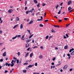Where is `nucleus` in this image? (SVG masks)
I'll return each instance as SVG.
<instances>
[{
    "label": "nucleus",
    "instance_id": "20",
    "mask_svg": "<svg viewBox=\"0 0 74 74\" xmlns=\"http://www.w3.org/2000/svg\"><path fill=\"white\" fill-rule=\"evenodd\" d=\"M42 56L41 54V55L39 56V58L40 59H42Z\"/></svg>",
    "mask_w": 74,
    "mask_h": 74
},
{
    "label": "nucleus",
    "instance_id": "5",
    "mask_svg": "<svg viewBox=\"0 0 74 74\" xmlns=\"http://www.w3.org/2000/svg\"><path fill=\"white\" fill-rule=\"evenodd\" d=\"M72 3V1H69L68 2V5H70L71 4V3Z\"/></svg>",
    "mask_w": 74,
    "mask_h": 74
},
{
    "label": "nucleus",
    "instance_id": "6",
    "mask_svg": "<svg viewBox=\"0 0 74 74\" xmlns=\"http://www.w3.org/2000/svg\"><path fill=\"white\" fill-rule=\"evenodd\" d=\"M67 56L69 57L68 58V59H70V58L71 57V56H70V54L68 53L67 54Z\"/></svg>",
    "mask_w": 74,
    "mask_h": 74
},
{
    "label": "nucleus",
    "instance_id": "34",
    "mask_svg": "<svg viewBox=\"0 0 74 74\" xmlns=\"http://www.w3.org/2000/svg\"><path fill=\"white\" fill-rule=\"evenodd\" d=\"M21 60H20L19 61V65H21Z\"/></svg>",
    "mask_w": 74,
    "mask_h": 74
},
{
    "label": "nucleus",
    "instance_id": "39",
    "mask_svg": "<svg viewBox=\"0 0 74 74\" xmlns=\"http://www.w3.org/2000/svg\"><path fill=\"white\" fill-rule=\"evenodd\" d=\"M45 4L44 3H42V6H43V7H44V6H45Z\"/></svg>",
    "mask_w": 74,
    "mask_h": 74
},
{
    "label": "nucleus",
    "instance_id": "22",
    "mask_svg": "<svg viewBox=\"0 0 74 74\" xmlns=\"http://www.w3.org/2000/svg\"><path fill=\"white\" fill-rule=\"evenodd\" d=\"M74 55V51H73L71 53V55Z\"/></svg>",
    "mask_w": 74,
    "mask_h": 74
},
{
    "label": "nucleus",
    "instance_id": "54",
    "mask_svg": "<svg viewBox=\"0 0 74 74\" xmlns=\"http://www.w3.org/2000/svg\"><path fill=\"white\" fill-rule=\"evenodd\" d=\"M13 59H14V60H16V58L15 57H14Z\"/></svg>",
    "mask_w": 74,
    "mask_h": 74
},
{
    "label": "nucleus",
    "instance_id": "18",
    "mask_svg": "<svg viewBox=\"0 0 74 74\" xmlns=\"http://www.w3.org/2000/svg\"><path fill=\"white\" fill-rule=\"evenodd\" d=\"M18 26V24L16 25L14 27L13 29H15L16 28V27H17V26Z\"/></svg>",
    "mask_w": 74,
    "mask_h": 74
},
{
    "label": "nucleus",
    "instance_id": "14",
    "mask_svg": "<svg viewBox=\"0 0 74 74\" xmlns=\"http://www.w3.org/2000/svg\"><path fill=\"white\" fill-rule=\"evenodd\" d=\"M68 48V46L66 45L64 47V49H67Z\"/></svg>",
    "mask_w": 74,
    "mask_h": 74
},
{
    "label": "nucleus",
    "instance_id": "7",
    "mask_svg": "<svg viewBox=\"0 0 74 74\" xmlns=\"http://www.w3.org/2000/svg\"><path fill=\"white\" fill-rule=\"evenodd\" d=\"M3 56H6V52L5 51L3 53Z\"/></svg>",
    "mask_w": 74,
    "mask_h": 74
},
{
    "label": "nucleus",
    "instance_id": "44",
    "mask_svg": "<svg viewBox=\"0 0 74 74\" xmlns=\"http://www.w3.org/2000/svg\"><path fill=\"white\" fill-rule=\"evenodd\" d=\"M33 74H40V73L34 72L33 73Z\"/></svg>",
    "mask_w": 74,
    "mask_h": 74
},
{
    "label": "nucleus",
    "instance_id": "1",
    "mask_svg": "<svg viewBox=\"0 0 74 74\" xmlns=\"http://www.w3.org/2000/svg\"><path fill=\"white\" fill-rule=\"evenodd\" d=\"M68 67V65H65L63 67V70H66V69H67Z\"/></svg>",
    "mask_w": 74,
    "mask_h": 74
},
{
    "label": "nucleus",
    "instance_id": "23",
    "mask_svg": "<svg viewBox=\"0 0 74 74\" xmlns=\"http://www.w3.org/2000/svg\"><path fill=\"white\" fill-rule=\"evenodd\" d=\"M51 33H55V31H54L53 29H51Z\"/></svg>",
    "mask_w": 74,
    "mask_h": 74
},
{
    "label": "nucleus",
    "instance_id": "3",
    "mask_svg": "<svg viewBox=\"0 0 74 74\" xmlns=\"http://www.w3.org/2000/svg\"><path fill=\"white\" fill-rule=\"evenodd\" d=\"M11 65L10 63H8L7 62H6L5 63V66H8V67H9Z\"/></svg>",
    "mask_w": 74,
    "mask_h": 74
},
{
    "label": "nucleus",
    "instance_id": "58",
    "mask_svg": "<svg viewBox=\"0 0 74 74\" xmlns=\"http://www.w3.org/2000/svg\"><path fill=\"white\" fill-rule=\"evenodd\" d=\"M67 38V37L66 36H65V35L64 36V38Z\"/></svg>",
    "mask_w": 74,
    "mask_h": 74
},
{
    "label": "nucleus",
    "instance_id": "8",
    "mask_svg": "<svg viewBox=\"0 0 74 74\" xmlns=\"http://www.w3.org/2000/svg\"><path fill=\"white\" fill-rule=\"evenodd\" d=\"M16 21H19V18L18 17H16Z\"/></svg>",
    "mask_w": 74,
    "mask_h": 74
},
{
    "label": "nucleus",
    "instance_id": "27",
    "mask_svg": "<svg viewBox=\"0 0 74 74\" xmlns=\"http://www.w3.org/2000/svg\"><path fill=\"white\" fill-rule=\"evenodd\" d=\"M58 7H59V5L58 4L56 6V9H58Z\"/></svg>",
    "mask_w": 74,
    "mask_h": 74
},
{
    "label": "nucleus",
    "instance_id": "10",
    "mask_svg": "<svg viewBox=\"0 0 74 74\" xmlns=\"http://www.w3.org/2000/svg\"><path fill=\"white\" fill-rule=\"evenodd\" d=\"M34 4H37L38 3V1H37V0H34Z\"/></svg>",
    "mask_w": 74,
    "mask_h": 74
},
{
    "label": "nucleus",
    "instance_id": "53",
    "mask_svg": "<svg viewBox=\"0 0 74 74\" xmlns=\"http://www.w3.org/2000/svg\"><path fill=\"white\" fill-rule=\"evenodd\" d=\"M59 22H62V19H59Z\"/></svg>",
    "mask_w": 74,
    "mask_h": 74
},
{
    "label": "nucleus",
    "instance_id": "28",
    "mask_svg": "<svg viewBox=\"0 0 74 74\" xmlns=\"http://www.w3.org/2000/svg\"><path fill=\"white\" fill-rule=\"evenodd\" d=\"M39 26L40 27H43V25L42 24H40L39 25Z\"/></svg>",
    "mask_w": 74,
    "mask_h": 74
},
{
    "label": "nucleus",
    "instance_id": "63",
    "mask_svg": "<svg viewBox=\"0 0 74 74\" xmlns=\"http://www.w3.org/2000/svg\"><path fill=\"white\" fill-rule=\"evenodd\" d=\"M3 44V43H0V45H2Z\"/></svg>",
    "mask_w": 74,
    "mask_h": 74
},
{
    "label": "nucleus",
    "instance_id": "25",
    "mask_svg": "<svg viewBox=\"0 0 74 74\" xmlns=\"http://www.w3.org/2000/svg\"><path fill=\"white\" fill-rule=\"evenodd\" d=\"M23 72L24 73H26V70H23Z\"/></svg>",
    "mask_w": 74,
    "mask_h": 74
},
{
    "label": "nucleus",
    "instance_id": "55",
    "mask_svg": "<svg viewBox=\"0 0 74 74\" xmlns=\"http://www.w3.org/2000/svg\"><path fill=\"white\" fill-rule=\"evenodd\" d=\"M64 20L65 21H67V18H64Z\"/></svg>",
    "mask_w": 74,
    "mask_h": 74
},
{
    "label": "nucleus",
    "instance_id": "30",
    "mask_svg": "<svg viewBox=\"0 0 74 74\" xmlns=\"http://www.w3.org/2000/svg\"><path fill=\"white\" fill-rule=\"evenodd\" d=\"M56 59V58L55 57H54L52 59V60L53 61H55V59Z\"/></svg>",
    "mask_w": 74,
    "mask_h": 74
},
{
    "label": "nucleus",
    "instance_id": "49",
    "mask_svg": "<svg viewBox=\"0 0 74 74\" xmlns=\"http://www.w3.org/2000/svg\"><path fill=\"white\" fill-rule=\"evenodd\" d=\"M26 14H29V12H28V11H26Z\"/></svg>",
    "mask_w": 74,
    "mask_h": 74
},
{
    "label": "nucleus",
    "instance_id": "16",
    "mask_svg": "<svg viewBox=\"0 0 74 74\" xmlns=\"http://www.w3.org/2000/svg\"><path fill=\"white\" fill-rule=\"evenodd\" d=\"M33 22V20H31L30 21V22L29 23V25H30V24H32Z\"/></svg>",
    "mask_w": 74,
    "mask_h": 74
},
{
    "label": "nucleus",
    "instance_id": "38",
    "mask_svg": "<svg viewBox=\"0 0 74 74\" xmlns=\"http://www.w3.org/2000/svg\"><path fill=\"white\" fill-rule=\"evenodd\" d=\"M3 59H0V62H3Z\"/></svg>",
    "mask_w": 74,
    "mask_h": 74
},
{
    "label": "nucleus",
    "instance_id": "41",
    "mask_svg": "<svg viewBox=\"0 0 74 74\" xmlns=\"http://www.w3.org/2000/svg\"><path fill=\"white\" fill-rule=\"evenodd\" d=\"M21 35H19L17 36V37L18 38L21 37Z\"/></svg>",
    "mask_w": 74,
    "mask_h": 74
},
{
    "label": "nucleus",
    "instance_id": "11",
    "mask_svg": "<svg viewBox=\"0 0 74 74\" xmlns=\"http://www.w3.org/2000/svg\"><path fill=\"white\" fill-rule=\"evenodd\" d=\"M18 37V35L12 38V40H14V39H15L16 38V37Z\"/></svg>",
    "mask_w": 74,
    "mask_h": 74
},
{
    "label": "nucleus",
    "instance_id": "32",
    "mask_svg": "<svg viewBox=\"0 0 74 74\" xmlns=\"http://www.w3.org/2000/svg\"><path fill=\"white\" fill-rule=\"evenodd\" d=\"M68 11H69L70 10H71L72 8H70V7H69L68 8Z\"/></svg>",
    "mask_w": 74,
    "mask_h": 74
},
{
    "label": "nucleus",
    "instance_id": "56",
    "mask_svg": "<svg viewBox=\"0 0 74 74\" xmlns=\"http://www.w3.org/2000/svg\"><path fill=\"white\" fill-rule=\"evenodd\" d=\"M30 49V47H29L27 49V51H29V50Z\"/></svg>",
    "mask_w": 74,
    "mask_h": 74
},
{
    "label": "nucleus",
    "instance_id": "33",
    "mask_svg": "<svg viewBox=\"0 0 74 74\" xmlns=\"http://www.w3.org/2000/svg\"><path fill=\"white\" fill-rule=\"evenodd\" d=\"M27 7H25V10L26 11L27 10Z\"/></svg>",
    "mask_w": 74,
    "mask_h": 74
},
{
    "label": "nucleus",
    "instance_id": "31",
    "mask_svg": "<svg viewBox=\"0 0 74 74\" xmlns=\"http://www.w3.org/2000/svg\"><path fill=\"white\" fill-rule=\"evenodd\" d=\"M49 37V36H48V35L46 37V39H47H47H48V38Z\"/></svg>",
    "mask_w": 74,
    "mask_h": 74
},
{
    "label": "nucleus",
    "instance_id": "19",
    "mask_svg": "<svg viewBox=\"0 0 74 74\" xmlns=\"http://www.w3.org/2000/svg\"><path fill=\"white\" fill-rule=\"evenodd\" d=\"M23 24H21L20 25V29H22L23 28Z\"/></svg>",
    "mask_w": 74,
    "mask_h": 74
},
{
    "label": "nucleus",
    "instance_id": "52",
    "mask_svg": "<svg viewBox=\"0 0 74 74\" xmlns=\"http://www.w3.org/2000/svg\"><path fill=\"white\" fill-rule=\"evenodd\" d=\"M41 20V19H37V21H40Z\"/></svg>",
    "mask_w": 74,
    "mask_h": 74
},
{
    "label": "nucleus",
    "instance_id": "37",
    "mask_svg": "<svg viewBox=\"0 0 74 74\" xmlns=\"http://www.w3.org/2000/svg\"><path fill=\"white\" fill-rule=\"evenodd\" d=\"M73 11V9H72V10H71L69 12V13H70V12H72V11Z\"/></svg>",
    "mask_w": 74,
    "mask_h": 74
},
{
    "label": "nucleus",
    "instance_id": "2",
    "mask_svg": "<svg viewBox=\"0 0 74 74\" xmlns=\"http://www.w3.org/2000/svg\"><path fill=\"white\" fill-rule=\"evenodd\" d=\"M13 12V10L12 9L9 10L8 11V12L10 14H11Z\"/></svg>",
    "mask_w": 74,
    "mask_h": 74
},
{
    "label": "nucleus",
    "instance_id": "51",
    "mask_svg": "<svg viewBox=\"0 0 74 74\" xmlns=\"http://www.w3.org/2000/svg\"><path fill=\"white\" fill-rule=\"evenodd\" d=\"M61 65V63H59L57 65V66H60V65Z\"/></svg>",
    "mask_w": 74,
    "mask_h": 74
},
{
    "label": "nucleus",
    "instance_id": "13",
    "mask_svg": "<svg viewBox=\"0 0 74 74\" xmlns=\"http://www.w3.org/2000/svg\"><path fill=\"white\" fill-rule=\"evenodd\" d=\"M34 10V8H33L32 9H31L30 10V11L31 12H33V11Z\"/></svg>",
    "mask_w": 74,
    "mask_h": 74
},
{
    "label": "nucleus",
    "instance_id": "26",
    "mask_svg": "<svg viewBox=\"0 0 74 74\" xmlns=\"http://www.w3.org/2000/svg\"><path fill=\"white\" fill-rule=\"evenodd\" d=\"M14 65V63H12V64H10L11 67H13Z\"/></svg>",
    "mask_w": 74,
    "mask_h": 74
},
{
    "label": "nucleus",
    "instance_id": "57",
    "mask_svg": "<svg viewBox=\"0 0 74 74\" xmlns=\"http://www.w3.org/2000/svg\"><path fill=\"white\" fill-rule=\"evenodd\" d=\"M35 66H37V63H35Z\"/></svg>",
    "mask_w": 74,
    "mask_h": 74
},
{
    "label": "nucleus",
    "instance_id": "47",
    "mask_svg": "<svg viewBox=\"0 0 74 74\" xmlns=\"http://www.w3.org/2000/svg\"><path fill=\"white\" fill-rule=\"evenodd\" d=\"M19 60H17V64H18V63H19Z\"/></svg>",
    "mask_w": 74,
    "mask_h": 74
},
{
    "label": "nucleus",
    "instance_id": "42",
    "mask_svg": "<svg viewBox=\"0 0 74 74\" xmlns=\"http://www.w3.org/2000/svg\"><path fill=\"white\" fill-rule=\"evenodd\" d=\"M60 12H61V11H60L59 12H58V14H60Z\"/></svg>",
    "mask_w": 74,
    "mask_h": 74
},
{
    "label": "nucleus",
    "instance_id": "40",
    "mask_svg": "<svg viewBox=\"0 0 74 74\" xmlns=\"http://www.w3.org/2000/svg\"><path fill=\"white\" fill-rule=\"evenodd\" d=\"M14 60H12V62H11V63H14Z\"/></svg>",
    "mask_w": 74,
    "mask_h": 74
},
{
    "label": "nucleus",
    "instance_id": "50",
    "mask_svg": "<svg viewBox=\"0 0 74 74\" xmlns=\"http://www.w3.org/2000/svg\"><path fill=\"white\" fill-rule=\"evenodd\" d=\"M7 72H8V71L5 70V71L4 72V73H7Z\"/></svg>",
    "mask_w": 74,
    "mask_h": 74
},
{
    "label": "nucleus",
    "instance_id": "64",
    "mask_svg": "<svg viewBox=\"0 0 74 74\" xmlns=\"http://www.w3.org/2000/svg\"><path fill=\"white\" fill-rule=\"evenodd\" d=\"M51 64H52V65H54V63H53V62H52V63H51Z\"/></svg>",
    "mask_w": 74,
    "mask_h": 74
},
{
    "label": "nucleus",
    "instance_id": "43",
    "mask_svg": "<svg viewBox=\"0 0 74 74\" xmlns=\"http://www.w3.org/2000/svg\"><path fill=\"white\" fill-rule=\"evenodd\" d=\"M70 25V24H69L68 25H66V27H68V26H69Z\"/></svg>",
    "mask_w": 74,
    "mask_h": 74
},
{
    "label": "nucleus",
    "instance_id": "36",
    "mask_svg": "<svg viewBox=\"0 0 74 74\" xmlns=\"http://www.w3.org/2000/svg\"><path fill=\"white\" fill-rule=\"evenodd\" d=\"M66 37H67V38H68V37H69V35H68V34H66Z\"/></svg>",
    "mask_w": 74,
    "mask_h": 74
},
{
    "label": "nucleus",
    "instance_id": "9",
    "mask_svg": "<svg viewBox=\"0 0 74 74\" xmlns=\"http://www.w3.org/2000/svg\"><path fill=\"white\" fill-rule=\"evenodd\" d=\"M24 37H25L24 35H23L22 36V37L21 38V40H25V38H24Z\"/></svg>",
    "mask_w": 74,
    "mask_h": 74
},
{
    "label": "nucleus",
    "instance_id": "12",
    "mask_svg": "<svg viewBox=\"0 0 74 74\" xmlns=\"http://www.w3.org/2000/svg\"><path fill=\"white\" fill-rule=\"evenodd\" d=\"M29 47V44L28 43L26 44L25 45L26 48H28Z\"/></svg>",
    "mask_w": 74,
    "mask_h": 74
},
{
    "label": "nucleus",
    "instance_id": "59",
    "mask_svg": "<svg viewBox=\"0 0 74 74\" xmlns=\"http://www.w3.org/2000/svg\"><path fill=\"white\" fill-rule=\"evenodd\" d=\"M53 36H50V37H49V38H50V39H51V38H52Z\"/></svg>",
    "mask_w": 74,
    "mask_h": 74
},
{
    "label": "nucleus",
    "instance_id": "61",
    "mask_svg": "<svg viewBox=\"0 0 74 74\" xmlns=\"http://www.w3.org/2000/svg\"><path fill=\"white\" fill-rule=\"evenodd\" d=\"M73 70V69H71L69 70V71H72Z\"/></svg>",
    "mask_w": 74,
    "mask_h": 74
},
{
    "label": "nucleus",
    "instance_id": "4",
    "mask_svg": "<svg viewBox=\"0 0 74 74\" xmlns=\"http://www.w3.org/2000/svg\"><path fill=\"white\" fill-rule=\"evenodd\" d=\"M33 66H34V64H33L32 65H29L28 66V68H31Z\"/></svg>",
    "mask_w": 74,
    "mask_h": 74
},
{
    "label": "nucleus",
    "instance_id": "15",
    "mask_svg": "<svg viewBox=\"0 0 74 74\" xmlns=\"http://www.w3.org/2000/svg\"><path fill=\"white\" fill-rule=\"evenodd\" d=\"M34 35V34H32V35H30L29 37V39H30V38H31Z\"/></svg>",
    "mask_w": 74,
    "mask_h": 74
},
{
    "label": "nucleus",
    "instance_id": "24",
    "mask_svg": "<svg viewBox=\"0 0 74 74\" xmlns=\"http://www.w3.org/2000/svg\"><path fill=\"white\" fill-rule=\"evenodd\" d=\"M28 55H29V53H27L25 55V58H26L27 56H28Z\"/></svg>",
    "mask_w": 74,
    "mask_h": 74
},
{
    "label": "nucleus",
    "instance_id": "46",
    "mask_svg": "<svg viewBox=\"0 0 74 74\" xmlns=\"http://www.w3.org/2000/svg\"><path fill=\"white\" fill-rule=\"evenodd\" d=\"M36 48H38V47L37 46H34V47H33V49H35Z\"/></svg>",
    "mask_w": 74,
    "mask_h": 74
},
{
    "label": "nucleus",
    "instance_id": "60",
    "mask_svg": "<svg viewBox=\"0 0 74 74\" xmlns=\"http://www.w3.org/2000/svg\"><path fill=\"white\" fill-rule=\"evenodd\" d=\"M40 49H43V47L42 46H41L40 47Z\"/></svg>",
    "mask_w": 74,
    "mask_h": 74
},
{
    "label": "nucleus",
    "instance_id": "45",
    "mask_svg": "<svg viewBox=\"0 0 74 74\" xmlns=\"http://www.w3.org/2000/svg\"><path fill=\"white\" fill-rule=\"evenodd\" d=\"M37 7H40V4L38 3L37 5Z\"/></svg>",
    "mask_w": 74,
    "mask_h": 74
},
{
    "label": "nucleus",
    "instance_id": "62",
    "mask_svg": "<svg viewBox=\"0 0 74 74\" xmlns=\"http://www.w3.org/2000/svg\"><path fill=\"white\" fill-rule=\"evenodd\" d=\"M71 52H72V51L70 49V51H69V52L70 53H71Z\"/></svg>",
    "mask_w": 74,
    "mask_h": 74
},
{
    "label": "nucleus",
    "instance_id": "29",
    "mask_svg": "<svg viewBox=\"0 0 74 74\" xmlns=\"http://www.w3.org/2000/svg\"><path fill=\"white\" fill-rule=\"evenodd\" d=\"M28 64V63L27 62H26L24 64V65H27Z\"/></svg>",
    "mask_w": 74,
    "mask_h": 74
},
{
    "label": "nucleus",
    "instance_id": "21",
    "mask_svg": "<svg viewBox=\"0 0 74 74\" xmlns=\"http://www.w3.org/2000/svg\"><path fill=\"white\" fill-rule=\"evenodd\" d=\"M31 41V39H29L28 40H27L26 41V42L27 43L28 42H30V41Z\"/></svg>",
    "mask_w": 74,
    "mask_h": 74
},
{
    "label": "nucleus",
    "instance_id": "17",
    "mask_svg": "<svg viewBox=\"0 0 74 74\" xmlns=\"http://www.w3.org/2000/svg\"><path fill=\"white\" fill-rule=\"evenodd\" d=\"M33 53H31L30 54V57L31 58L33 56Z\"/></svg>",
    "mask_w": 74,
    "mask_h": 74
},
{
    "label": "nucleus",
    "instance_id": "35",
    "mask_svg": "<svg viewBox=\"0 0 74 74\" xmlns=\"http://www.w3.org/2000/svg\"><path fill=\"white\" fill-rule=\"evenodd\" d=\"M20 54H21V53H20V52H18V56H19V55H20Z\"/></svg>",
    "mask_w": 74,
    "mask_h": 74
},
{
    "label": "nucleus",
    "instance_id": "48",
    "mask_svg": "<svg viewBox=\"0 0 74 74\" xmlns=\"http://www.w3.org/2000/svg\"><path fill=\"white\" fill-rule=\"evenodd\" d=\"M27 1L26 0L25 1V5H26V4H27Z\"/></svg>",
    "mask_w": 74,
    "mask_h": 74
}]
</instances>
